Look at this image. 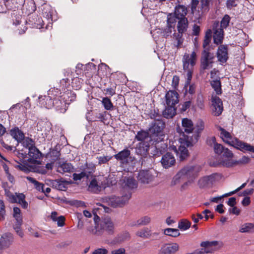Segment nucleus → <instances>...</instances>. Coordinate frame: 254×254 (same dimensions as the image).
I'll return each mask as SVG.
<instances>
[{"label":"nucleus","instance_id":"nucleus-6","mask_svg":"<svg viewBox=\"0 0 254 254\" xmlns=\"http://www.w3.org/2000/svg\"><path fill=\"white\" fill-rule=\"evenodd\" d=\"M210 109L211 114L214 116H219L223 111V102L222 100L214 92L211 94Z\"/></svg>","mask_w":254,"mask_h":254},{"label":"nucleus","instance_id":"nucleus-60","mask_svg":"<svg viewBox=\"0 0 254 254\" xmlns=\"http://www.w3.org/2000/svg\"><path fill=\"white\" fill-rule=\"evenodd\" d=\"M200 31V26L197 25L196 24H193L192 28V32L191 33V35L192 36H198L199 35Z\"/></svg>","mask_w":254,"mask_h":254},{"label":"nucleus","instance_id":"nucleus-28","mask_svg":"<svg viewBox=\"0 0 254 254\" xmlns=\"http://www.w3.org/2000/svg\"><path fill=\"white\" fill-rule=\"evenodd\" d=\"M10 133L18 142H21L24 138L23 132L17 127L11 129Z\"/></svg>","mask_w":254,"mask_h":254},{"label":"nucleus","instance_id":"nucleus-4","mask_svg":"<svg viewBox=\"0 0 254 254\" xmlns=\"http://www.w3.org/2000/svg\"><path fill=\"white\" fill-rule=\"evenodd\" d=\"M165 127V123L162 120H154L150 124L148 131L153 138V143H159L164 139L163 130Z\"/></svg>","mask_w":254,"mask_h":254},{"label":"nucleus","instance_id":"nucleus-27","mask_svg":"<svg viewBox=\"0 0 254 254\" xmlns=\"http://www.w3.org/2000/svg\"><path fill=\"white\" fill-rule=\"evenodd\" d=\"M210 145L213 147L215 153L218 155L222 154L224 151V146L222 144L218 143L216 142V138L214 136L212 137L211 140H209Z\"/></svg>","mask_w":254,"mask_h":254},{"label":"nucleus","instance_id":"nucleus-63","mask_svg":"<svg viewBox=\"0 0 254 254\" xmlns=\"http://www.w3.org/2000/svg\"><path fill=\"white\" fill-rule=\"evenodd\" d=\"M223 156L227 158H232L234 156L233 152L230 151L228 148H224V151H223Z\"/></svg>","mask_w":254,"mask_h":254},{"label":"nucleus","instance_id":"nucleus-30","mask_svg":"<svg viewBox=\"0 0 254 254\" xmlns=\"http://www.w3.org/2000/svg\"><path fill=\"white\" fill-rule=\"evenodd\" d=\"M29 21L31 23L33 27L40 29L43 28L44 22L42 18L39 17L37 15H33L32 20L29 19Z\"/></svg>","mask_w":254,"mask_h":254},{"label":"nucleus","instance_id":"nucleus-31","mask_svg":"<svg viewBox=\"0 0 254 254\" xmlns=\"http://www.w3.org/2000/svg\"><path fill=\"white\" fill-rule=\"evenodd\" d=\"M73 169V167L70 163L64 162L60 165L57 168V171L60 173H69Z\"/></svg>","mask_w":254,"mask_h":254},{"label":"nucleus","instance_id":"nucleus-44","mask_svg":"<svg viewBox=\"0 0 254 254\" xmlns=\"http://www.w3.org/2000/svg\"><path fill=\"white\" fill-rule=\"evenodd\" d=\"M191 226V222L187 219H182L178 223V228L182 230L188 229Z\"/></svg>","mask_w":254,"mask_h":254},{"label":"nucleus","instance_id":"nucleus-56","mask_svg":"<svg viewBox=\"0 0 254 254\" xmlns=\"http://www.w3.org/2000/svg\"><path fill=\"white\" fill-rule=\"evenodd\" d=\"M21 142H22L23 146L25 148H28V149L34 145L32 139L29 137L26 138L25 139L24 138Z\"/></svg>","mask_w":254,"mask_h":254},{"label":"nucleus","instance_id":"nucleus-5","mask_svg":"<svg viewBox=\"0 0 254 254\" xmlns=\"http://www.w3.org/2000/svg\"><path fill=\"white\" fill-rule=\"evenodd\" d=\"M177 28L178 31V34H174V38L175 39L174 44L175 46L178 48L183 44L184 42L183 34L187 31L189 26V22L187 18H184L177 20Z\"/></svg>","mask_w":254,"mask_h":254},{"label":"nucleus","instance_id":"nucleus-64","mask_svg":"<svg viewBox=\"0 0 254 254\" xmlns=\"http://www.w3.org/2000/svg\"><path fill=\"white\" fill-rule=\"evenodd\" d=\"M191 105L190 101H186L181 105V110L182 112H185L189 109Z\"/></svg>","mask_w":254,"mask_h":254},{"label":"nucleus","instance_id":"nucleus-11","mask_svg":"<svg viewBox=\"0 0 254 254\" xmlns=\"http://www.w3.org/2000/svg\"><path fill=\"white\" fill-rule=\"evenodd\" d=\"M131 196V192L127 191V192L124 191L121 196L115 197L112 201V205L114 207H122L128 202Z\"/></svg>","mask_w":254,"mask_h":254},{"label":"nucleus","instance_id":"nucleus-53","mask_svg":"<svg viewBox=\"0 0 254 254\" xmlns=\"http://www.w3.org/2000/svg\"><path fill=\"white\" fill-rule=\"evenodd\" d=\"M240 150L244 152L248 151L254 153V147L249 143L243 142Z\"/></svg>","mask_w":254,"mask_h":254},{"label":"nucleus","instance_id":"nucleus-57","mask_svg":"<svg viewBox=\"0 0 254 254\" xmlns=\"http://www.w3.org/2000/svg\"><path fill=\"white\" fill-rule=\"evenodd\" d=\"M116 84H114L112 85V86L104 89V91L106 92V94L107 95H109L110 96H113L116 94Z\"/></svg>","mask_w":254,"mask_h":254},{"label":"nucleus","instance_id":"nucleus-9","mask_svg":"<svg viewBox=\"0 0 254 254\" xmlns=\"http://www.w3.org/2000/svg\"><path fill=\"white\" fill-rule=\"evenodd\" d=\"M213 42L216 45H221L224 38V30L219 27V22L216 21L213 25Z\"/></svg>","mask_w":254,"mask_h":254},{"label":"nucleus","instance_id":"nucleus-14","mask_svg":"<svg viewBox=\"0 0 254 254\" xmlns=\"http://www.w3.org/2000/svg\"><path fill=\"white\" fill-rule=\"evenodd\" d=\"M135 139L140 142H152V145L157 144V143H153L154 138L149 132L144 130L138 131L135 136Z\"/></svg>","mask_w":254,"mask_h":254},{"label":"nucleus","instance_id":"nucleus-43","mask_svg":"<svg viewBox=\"0 0 254 254\" xmlns=\"http://www.w3.org/2000/svg\"><path fill=\"white\" fill-rule=\"evenodd\" d=\"M73 179L74 181H80L84 178H88V174L86 172L85 169H82V171L79 174L73 173L72 175Z\"/></svg>","mask_w":254,"mask_h":254},{"label":"nucleus","instance_id":"nucleus-46","mask_svg":"<svg viewBox=\"0 0 254 254\" xmlns=\"http://www.w3.org/2000/svg\"><path fill=\"white\" fill-rule=\"evenodd\" d=\"M13 217L17 222L20 223L22 222V218L21 214V210L19 208L14 207L13 208Z\"/></svg>","mask_w":254,"mask_h":254},{"label":"nucleus","instance_id":"nucleus-18","mask_svg":"<svg viewBox=\"0 0 254 254\" xmlns=\"http://www.w3.org/2000/svg\"><path fill=\"white\" fill-rule=\"evenodd\" d=\"M13 241L12 235L10 233H5L0 238V250L7 249Z\"/></svg>","mask_w":254,"mask_h":254},{"label":"nucleus","instance_id":"nucleus-47","mask_svg":"<svg viewBox=\"0 0 254 254\" xmlns=\"http://www.w3.org/2000/svg\"><path fill=\"white\" fill-rule=\"evenodd\" d=\"M180 155L179 158L181 161L185 160L189 155L188 149L184 146H180L179 147Z\"/></svg>","mask_w":254,"mask_h":254},{"label":"nucleus","instance_id":"nucleus-39","mask_svg":"<svg viewBox=\"0 0 254 254\" xmlns=\"http://www.w3.org/2000/svg\"><path fill=\"white\" fill-rule=\"evenodd\" d=\"M83 82V79L78 77H74L72 79L71 86L75 90H79L81 88Z\"/></svg>","mask_w":254,"mask_h":254},{"label":"nucleus","instance_id":"nucleus-61","mask_svg":"<svg viewBox=\"0 0 254 254\" xmlns=\"http://www.w3.org/2000/svg\"><path fill=\"white\" fill-rule=\"evenodd\" d=\"M180 81V78L179 76L177 75H175L173 77L172 82V86L174 89H177Z\"/></svg>","mask_w":254,"mask_h":254},{"label":"nucleus","instance_id":"nucleus-21","mask_svg":"<svg viewBox=\"0 0 254 254\" xmlns=\"http://www.w3.org/2000/svg\"><path fill=\"white\" fill-rule=\"evenodd\" d=\"M179 250V246L176 243L166 244L163 246L161 250L164 254H174Z\"/></svg>","mask_w":254,"mask_h":254},{"label":"nucleus","instance_id":"nucleus-16","mask_svg":"<svg viewBox=\"0 0 254 254\" xmlns=\"http://www.w3.org/2000/svg\"><path fill=\"white\" fill-rule=\"evenodd\" d=\"M161 163L163 168L168 169L175 165L176 160L171 153L167 152L162 156Z\"/></svg>","mask_w":254,"mask_h":254},{"label":"nucleus","instance_id":"nucleus-45","mask_svg":"<svg viewBox=\"0 0 254 254\" xmlns=\"http://www.w3.org/2000/svg\"><path fill=\"white\" fill-rule=\"evenodd\" d=\"M102 103L104 108L107 110H111L113 108V105L111 100L108 97H104L102 99Z\"/></svg>","mask_w":254,"mask_h":254},{"label":"nucleus","instance_id":"nucleus-15","mask_svg":"<svg viewBox=\"0 0 254 254\" xmlns=\"http://www.w3.org/2000/svg\"><path fill=\"white\" fill-rule=\"evenodd\" d=\"M187 13V8L185 6L179 5L176 7L174 14H170L167 17H174L176 22L177 23V20L187 18L186 16Z\"/></svg>","mask_w":254,"mask_h":254},{"label":"nucleus","instance_id":"nucleus-55","mask_svg":"<svg viewBox=\"0 0 254 254\" xmlns=\"http://www.w3.org/2000/svg\"><path fill=\"white\" fill-rule=\"evenodd\" d=\"M220 80V77L219 76V70L214 68L210 72V79L209 81Z\"/></svg>","mask_w":254,"mask_h":254},{"label":"nucleus","instance_id":"nucleus-22","mask_svg":"<svg viewBox=\"0 0 254 254\" xmlns=\"http://www.w3.org/2000/svg\"><path fill=\"white\" fill-rule=\"evenodd\" d=\"M60 98L64 100V102H67V105L71 102L75 101L76 98V94L71 90H67L64 91L62 95L60 96Z\"/></svg>","mask_w":254,"mask_h":254},{"label":"nucleus","instance_id":"nucleus-33","mask_svg":"<svg viewBox=\"0 0 254 254\" xmlns=\"http://www.w3.org/2000/svg\"><path fill=\"white\" fill-rule=\"evenodd\" d=\"M219 130L220 131V137L226 143H227V141L230 142L234 138L231 133L224 128L219 127Z\"/></svg>","mask_w":254,"mask_h":254},{"label":"nucleus","instance_id":"nucleus-50","mask_svg":"<svg viewBox=\"0 0 254 254\" xmlns=\"http://www.w3.org/2000/svg\"><path fill=\"white\" fill-rule=\"evenodd\" d=\"M85 168L83 169H85L86 172L88 174V177L89 175L94 172L95 169L96 168L95 165L93 163H86L84 165Z\"/></svg>","mask_w":254,"mask_h":254},{"label":"nucleus","instance_id":"nucleus-7","mask_svg":"<svg viewBox=\"0 0 254 254\" xmlns=\"http://www.w3.org/2000/svg\"><path fill=\"white\" fill-rule=\"evenodd\" d=\"M5 195L7 198V200L11 203H18L21 205L23 208H27L28 203L25 201V196L22 193L13 194L9 190H5Z\"/></svg>","mask_w":254,"mask_h":254},{"label":"nucleus","instance_id":"nucleus-37","mask_svg":"<svg viewBox=\"0 0 254 254\" xmlns=\"http://www.w3.org/2000/svg\"><path fill=\"white\" fill-rule=\"evenodd\" d=\"M26 179L30 182L34 184L35 189L37 190L41 191L42 192V191H44V188H45V185L44 184L39 182L34 178H32L31 177H27Z\"/></svg>","mask_w":254,"mask_h":254},{"label":"nucleus","instance_id":"nucleus-51","mask_svg":"<svg viewBox=\"0 0 254 254\" xmlns=\"http://www.w3.org/2000/svg\"><path fill=\"white\" fill-rule=\"evenodd\" d=\"M150 222V218L148 216H144L139 219L136 221V224L134 225H146Z\"/></svg>","mask_w":254,"mask_h":254},{"label":"nucleus","instance_id":"nucleus-13","mask_svg":"<svg viewBox=\"0 0 254 254\" xmlns=\"http://www.w3.org/2000/svg\"><path fill=\"white\" fill-rule=\"evenodd\" d=\"M150 144L152 142H140L137 144L135 149V153L143 157H146L149 154V150Z\"/></svg>","mask_w":254,"mask_h":254},{"label":"nucleus","instance_id":"nucleus-40","mask_svg":"<svg viewBox=\"0 0 254 254\" xmlns=\"http://www.w3.org/2000/svg\"><path fill=\"white\" fill-rule=\"evenodd\" d=\"M52 186L55 189L60 190H65L66 187L63 181L59 180H53L52 182Z\"/></svg>","mask_w":254,"mask_h":254},{"label":"nucleus","instance_id":"nucleus-17","mask_svg":"<svg viewBox=\"0 0 254 254\" xmlns=\"http://www.w3.org/2000/svg\"><path fill=\"white\" fill-rule=\"evenodd\" d=\"M53 107L60 113H64L68 108V105L67 102H64V100L60 98V96L57 94V96L54 97Z\"/></svg>","mask_w":254,"mask_h":254},{"label":"nucleus","instance_id":"nucleus-49","mask_svg":"<svg viewBox=\"0 0 254 254\" xmlns=\"http://www.w3.org/2000/svg\"><path fill=\"white\" fill-rule=\"evenodd\" d=\"M237 163L236 160L234 161L230 159L223 160L221 161L222 166L227 168L233 167L237 165Z\"/></svg>","mask_w":254,"mask_h":254},{"label":"nucleus","instance_id":"nucleus-38","mask_svg":"<svg viewBox=\"0 0 254 254\" xmlns=\"http://www.w3.org/2000/svg\"><path fill=\"white\" fill-rule=\"evenodd\" d=\"M206 69V49H203L201 60L200 73L203 74Z\"/></svg>","mask_w":254,"mask_h":254},{"label":"nucleus","instance_id":"nucleus-58","mask_svg":"<svg viewBox=\"0 0 254 254\" xmlns=\"http://www.w3.org/2000/svg\"><path fill=\"white\" fill-rule=\"evenodd\" d=\"M112 158V156H99L97 157V159L98 160V165H102L108 163Z\"/></svg>","mask_w":254,"mask_h":254},{"label":"nucleus","instance_id":"nucleus-24","mask_svg":"<svg viewBox=\"0 0 254 254\" xmlns=\"http://www.w3.org/2000/svg\"><path fill=\"white\" fill-rule=\"evenodd\" d=\"M27 154L31 162L35 161L36 159L40 158L42 156V153L35 145L29 148Z\"/></svg>","mask_w":254,"mask_h":254},{"label":"nucleus","instance_id":"nucleus-59","mask_svg":"<svg viewBox=\"0 0 254 254\" xmlns=\"http://www.w3.org/2000/svg\"><path fill=\"white\" fill-rule=\"evenodd\" d=\"M5 216V205L3 201L1 200H0V221L4 220Z\"/></svg>","mask_w":254,"mask_h":254},{"label":"nucleus","instance_id":"nucleus-25","mask_svg":"<svg viewBox=\"0 0 254 254\" xmlns=\"http://www.w3.org/2000/svg\"><path fill=\"white\" fill-rule=\"evenodd\" d=\"M176 22L175 18L173 17H167V27L164 30V34L166 37L171 35L173 29L174 30Z\"/></svg>","mask_w":254,"mask_h":254},{"label":"nucleus","instance_id":"nucleus-8","mask_svg":"<svg viewBox=\"0 0 254 254\" xmlns=\"http://www.w3.org/2000/svg\"><path fill=\"white\" fill-rule=\"evenodd\" d=\"M54 92H56L55 89L49 90L48 96H42L39 98V102L42 107L47 109H50L53 107L54 97L57 96V94H55Z\"/></svg>","mask_w":254,"mask_h":254},{"label":"nucleus","instance_id":"nucleus-20","mask_svg":"<svg viewBox=\"0 0 254 254\" xmlns=\"http://www.w3.org/2000/svg\"><path fill=\"white\" fill-rule=\"evenodd\" d=\"M130 155V151L128 149H125L114 155L115 158L122 164L128 162V158Z\"/></svg>","mask_w":254,"mask_h":254},{"label":"nucleus","instance_id":"nucleus-34","mask_svg":"<svg viewBox=\"0 0 254 254\" xmlns=\"http://www.w3.org/2000/svg\"><path fill=\"white\" fill-rule=\"evenodd\" d=\"M69 86V80L68 78H63L60 80L59 89L57 88L55 92H60V94H62L61 91H64L65 89L68 87Z\"/></svg>","mask_w":254,"mask_h":254},{"label":"nucleus","instance_id":"nucleus-10","mask_svg":"<svg viewBox=\"0 0 254 254\" xmlns=\"http://www.w3.org/2000/svg\"><path fill=\"white\" fill-rule=\"evenodd\" d=\"M196 56L195 52L190 55L185 53L182 59L183 69L193 68L196 63Z\"/></svg>","mask_w":254,"mask_h":254},{"label":"nucleus","instance_id":"nucleus-12","mask_svg":"<svg viewBox=\"0 0 254 254\" xmlns=\"http://www.w3.org/2000/svg\"><path fill=\"white\" fill-rule=\"evenodd\" d=\"M166 104L171 109L179 102V94L175 90H169L165 95Z\"/></svg>","mask_w":254,"mask_h":254},{"label":"nucleus","instance_id":"nucleus-35","mask_svg":"<svg viewBox=\"0 0 254 254\" xmlns=\"http://www.w3.org/2000/svg\"><path fill=\"white\" fill-rule=\"evenodd\" d=\"M136 235L141 238L147 239L150 238L152 235L151 230L148 228H144L139 231H138Z\"/></svg>","mask_w":254,"mask_h":254},{"label":"nucleus","instance_id":"nucleus-54","mask_svg":"<svg viewBox=\"0 0 254 254\" xmlns=\"http://www.w3.org/2000/svg\"><path fill=\"white\" fill-rule=\"evenodd\" d=\"M193 68L184 69V70L187 72V80L185 83V86H187L190 83L192 79V74Z\"/></svg>","mask_w":254,"mask_h":254},{"label":"nucleus","instance_id":"nucleus-26","mask_svg":"<svg viewBox=\"0 0 254 254\" xmlns=\"http://www.w3.org/2000/svg\"><path fill=\"white\" fill-rule=\"evenodd\" d=\"M124 182L125 183L126 188L123 189L124 191L126 192V190L128 188V189H134L137 187L138 184L137 181L131 177H125L124 179Z\"/></svg>","mask_w":254,"mask_h":254},{"label":"nucleus","instance_id":"nucleus-19","mask_svg":"<svg viewBox=\"0 0 254 254\" xmlns=\"http://www.w3.org/2000/svg\"><path fill=\"white\" fill-rule=\"evenodd\" d=\"M153 178L148 170H140L138 173L137 179L142 184H149L152 181Z\"/></svg>","mask_w":254,"mask_h":254},{"label":"nucleus","instance_id":"nucleus-42","mask_svg":"<svg viewBox=\"0 0 254 254\" xmlns=\"http://www.w3.org/2000/svg\"><path fill=\"white\" fill-rule=\"evenodd\" d=\"M243 142L242 141L240 140L237 138L234 137L233 139L231 140V141H227V144L240 150Z\"/></svg>","mask_w":254,"mask_h":254},{"label":"nucleus","instance_id":"nucleus-48","mask_svg":"<svg viewBox=\"0 0 254 254\" xmlns=\"http://www.w3.org/2000/svg\"><path fill=\"white\" fill-rule=\"evenodd\" d=\"M230 19V17L229 15L225 14L220 22V25H219V27H221V28L223 29L226 28L229 25Z\"/></svg>","mask_w":254,"mask_h":254},{"label":"nucleus","instance_id":"nucleus-52","mask_svg":"<svg viewBox=\"0 0 254 254\" xmlns=\"http://www.w3.org/2000/svg\"><path fill=\"white\" fill-rule=\"evenodd\" d=\"M201 249L195 250L193 253V254H206V241H203L200 244Z\"/></svg>","mask_w":254,"mask_h":254},{"label":"nucleus","instance_id":"nucleus-1","mask_svg":"<svg viewBox=\"0 0 254 254\" xmlns=\"http://www.w3.org/2000/svg\"><path fill=\"white\" fill-rule=\"evenodd\" d=\"M199 171L198 168L193 166L184 167L174 176L172 181V185H175L187 180L181 187L182 189H185L189 184L192 182L193 180L197 177Z\"/></svg>","mask_w":254,"mask_h":254},{"label":"nucleus","instance_id":"nucleus-62","mask_svg":"<svg viewBox=\"0 0 254 254\" xmlns=\"http://www.w3.org/2000/svg\"><path fill=\"white\" fill-rule=\"evenodd\" d=\"M89 188L93 190H98L99 186L96 179L94 178L91 180L89 185Z\"/></svg>","mask_w":254,"mask_h":254},{"label":"nucleus","instance_id":"nucleus-36","mask_svg":"<svg viewBox=\"0 0 254 254\" xmlns=\"http://www.w3.org/2000/svg\"><path fill=\"white\" fill-rule=\"evenodd\" d=\"M241 233H254V224L252 223H246L243 224L239 230Z\"/></svg>","mask_w":254,"mask_h":254},{"label":"nucleus","instance_id":"nucleus-2","mask_svg":"<svg viewBox=\"0 0 254 254\" xmlns=\"http://www.w3.org/2000/svg\"><path fill=\"white\" fill-rule=\"evenodd\" d=\"M182 126L185 132L188 134L193 133L190 138L191 143L197 142L204 129V123L200 119L194 125L191 120L187 118H183L182 120Z\"/></svg>","mask_w":254,"mask_h":254},{"label":"nucleus","instance_id":"nucleus-3","mask_svg":"<svg viewBox=\"0 0 254 254\" xmlns=\"http://www.w3.org/2000/svg\"><path fill=\"white\" fill-rule=\"evenodd\" d=\"M115 226L111 218L108 216L102 217L101 221L94 228H89L88 230L92 234L100 236L104 232L109 235L114 233Z\"/></svg>","mask_w":254,"mask_h":254},{"label":"nucleus","instance_id":"nucleus-41","mask_svg":"<svg viewBox=\"0 0 254 254\" xmlns=\"http://www.w3.org/2000/svg\"><path fill=\"white\" fill-rule=\"evenodd\" d=\"M164 234L166 235L173 237H177L180 235L179 230L174 228L165 229L164 231Z\"/></svg>","mask_w":254,"mask_h":254},{"label":"nucleus","instance_id":"nucleus-32","mask_svg":"<svg viewBox=\"0 0 254 254\" xmlns=\"http://www.w3.org/2000/svg\"><path fill=\"white\" fill-rule=\"evenodd\" d=\"M222 246V243L217 241H207V254L212 253L218 250Z\"/></svg>","mask_w":254,"mask_h":254},{"label":"nucleus","instance_id":"nucleus-29","mask_svg":"<svg viewBox=\"0 0 254 254\" xmlns=\"http://www.w3.org/2000/svg\"><path fill=\"white\" fill-rule=\"evenodd\" d=\"M210 84L214 90V93L216 96L220 95L222 94L221 82L220 80L209 81Z\"/></svg>","mask_w":254,"mask_h":254},{"label":"nucleus","instance_id":"nucleus-23","mask_svg":"<svg viewBox=\"0 0 254 254\" xmlns=\"http://www.w3.org/2000/svg\"><path fill=\"white\" fill-rule=\"evenodd\" d=\"M218 61L221 65L225 64L228 59V49H217L216 53Z\"/></svg>","mask_w":254,"mask_h":254}]
</instances>
